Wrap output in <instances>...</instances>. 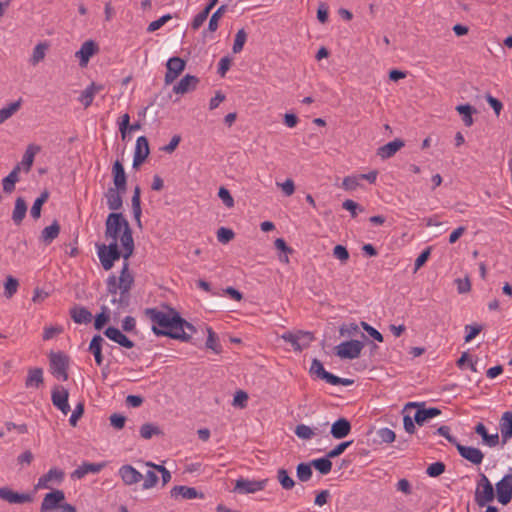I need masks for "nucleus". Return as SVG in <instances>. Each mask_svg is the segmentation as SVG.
<instances>
[{
	"mask_svg": "<svg viewBox=\"0 0 512 512\" xmlns=\"http://www.w3.org/2000/svg\"><path fill=\"white\" fill-rule=\"evenodd\" d=\"M140 196H141V189L139 186H136L134 188V191H133V195H132V199H131V204H132V210H133V216H134V219L136 220L137 222V225L139 227H141V213H142V209H141V199H140Z\"/></svg>",
	"mask_w": 512,
	"mask_h": 512,
	"instance_id": "nucleus-34",
	"label": "nucleus"
},
{
	"mask_svg": "<svg viewBox=\"0 0 512 512\" xmlns=\"http://www.w3.org/2000/svg\"><path fill=\"white\" fill-rule=\"evenodd\" d=\"M19 282L13 276H7L6 281L4 283V295L9 299L11 298L18 290Z\"/></svg>",
	"mask_w": 512,
	"mask_h": 512,
	"instance_id": "nucleus-46",
	"label": "nucleus"
},
{
	"mask_svg": "<svg viewBox=\"0 0 512 512\" xmlns=\"http://www.w3.org/2000/svg\"><path fill=\"white\" fill-rule=\"evenodd\" d=\"M104 335L110 340L116 342L122 347L131 349L134 347V342L123 334L118 328L110 326L104 330Z\"/></svg>",
	"mask_w": 512,
	"mask_h": 512,
	"instance_id": "nucleus-18",
	"label": "nucleus"
},
{
	"mask_svg": "<svg viewBox=\"0 0 512 512\" xmlns=\"http://www.w3.org/2000/svg\"><path fill=\"white\" fill-rule=\"evenodd\" d=\"M112 175H113V188H118L120 191L127 190V177L122 163L119 160H116L112 167Z\"/></svg>",
	"mask_w": 512,
	"mask_h": 512,
	"instance_id": "nucleus-21",
	"label": "nucleus"
},
{
	"mask_svg": "<svg viewBox=\"0 0 512 512\" xmlns=\"http://www.w3.org/2000/svg\"><path fill=\"white\" fill-rule=\"evenodd\" d=\"M140 436L143 439H150L154 435H161L162 431L160 428L152 423H145L140 427Z\"/></svg>",
	"mask_w": 512,
	"mask_h": 512,
	"instance_id": "nucleus-45",
	"label": "nucleus"
},
{
	"mask_svg": "<svg viewBox=\"0 0 512 512\" xmlns=\"http://www.w3.org/2000/svg\"><path fill=\"white\" fill-rule=\"evenodd\" d=\"M104 342V339L101 335H94L90 345H89V351L94 355L95 362L98 366H101L103 363V355H102V344Z\"/></svg>",
	"mask_w": 512,
	"mask_h": 512,
	"instance_id": "nucleus-32",
	"label": "nucleus"
},
{
	"mask_svg": "<svg viewBox=\"0 0 512 512\" xmlns=\"http://www.w3.org/2000/svg\"><path fill=\"white\" fill-rule=\"evenodd\" d=\"M324 381H326L327 383L331 384V385H343V386H350L354 383V381L352 379H348V378H340L330 372H328L326 375H325V378L323 379Z\"/></svg>",
	"mask_w": 512,
	"mask_h": 512,
	"instance_id": "nucleus-52",
	"label": "nucleus"
},
{
	"mask_svg": "<svg viewBox=\"0 0 512 512\" xmlns=\"http://www.w3.org/2000/svg\"><path fill=\"white\" fill-rule=\"evenodd\" d=\"M105 238L117 242L118 238L124 248L123 259L128 260L134 251L132 230L122 213L112 212L105 222Z\"/></svg>",
	"mask_w": 512,
	"mask_h": 512,
	"instance_id": "nucleus-1",
	"label": "nucleus"
},
{
	"mask_svg": "<svg viewBox=\"0 0 512 512\" xmlns=\"http://www.w3.org/2000/svg\"><path fill=\"white\" fill-rule=\"evenodd\" d=\"M119 476L121 477L124 484L128 486L137 484L143 479V475L129 464L120 467Z\"/></svg>",
	"mask_w": 512,
	"mask_h": 512,
	"instance_id": "nucleus-17",
	"label": "nucleus"
},
{
	"mask_svg": "<svg viewBox=\"0 0 512 512\" xmlns=\"http://www.w3.org/2000/svg\"><path fill=\"white\" fill-rule=\"evenodd\" d=\"M49 193L48 191H43L41 195L34 201L30 214L34 219H38L41 216V209L43 204L48 200Z\"/></svg>",
	"mask_w": 512,
	"mask_h": 512,
	"instance_id": "nucleus-42",
	"label": "nucleus"
},
{
	"mask_svg": "<svg viewBox=\"0 0 512 512\" xmlns=\"http://www.w3.org/2000/svg\"><path fill=\"white\" fill-rule=\"evenodd\" d=\"M333 256L345 263L349 259V252L345 246L336 245L333 249Z\"/></svg>",
	"mask_w": 512,
	"mask_h": 512,
	"instance_id": "nucleus-64",
	"label": "nucleus"
},
{
	"mask_svg": "<svg viewBox=\"0 0 512 512\" xmlns=\"http://www.w3.org/2000/svg\"><path fill=\"white\" fill-rule=\"evenodd\" d=\"M83 414H84V403L79 402L76 405L75 409L73 410V412L70 416V419H69L70 425L75 427L77 425L78 420L83 416Z\"/></svg>",
	"mask_w": 512,
	"mask_h": 512,
	"instance_id": "nucleus-58",
	"label": "nucleus"
},
{
	"mask_svg": "<svg viewBox=\"0 0 512 512\" xmlns=\"http://www.w3.org/2000/svg\"><path fill=\"white\" fill-rule=\"evenodd\" d=\"M60 233V225L54 221L50 226L45 227L41 232V240L45 244H50Z\"/></svg>",
	"mask_w": 512,
	"mask_h": 512,
	"instance_id": "nucleus-36",
	"label": "nucleus"
},
{
	"mask_svg": "<svg viewBox=\"0 0 512 512\" xmlns=\"http://www.w3.org/2000/svg\"><path fill=\"white\" fill-rule=\"evenodd\" d=\"M171 496L178 497L181 496L183 499H194V498H204V494L202 492H198L194 487L188 486H174L171 489Z\"/></svg>",
	"mask_w": 512,
	"mask_h": 512,
	"instance_id": "nucleus-29",
	"label": "nucleus"
},
{
	"mask_svg": "<svg viewBox=\"0 0 512 512\" xmlns=\"http://www.w3.org/2000/svg\"><path fill=\"white\" fill-rule=\"evenodd\" d=\"M152 331L157 336H167L182 342H188L196 332V328L180 316L177 324L172 329L159 330L158 327L152 325Z\"/></svg>",
	"mask_w": 512,
	"mask_h": 512,
	"instance_id": "nucleus-4",
	"label": "nucleus"
},
{
	"mask_svg": "<svg viewBox=\"0 0 512 512\" xmlns=\"http://www.w3.org/2000/svg\"><path fill=\"white\" fill-rule=\"evenodd\" d=\"M185 65V61L179 57L170 58L166 63L167 72L165 74V83L171 84L174 82L185 69Z\"/></svg>",
	"mask_w": 512,
	"mask_h": 512,
	"instance_id": "nucleus-13",
	"label": "nucleus"
},
{
	"mask_svg": "<svg viewBox=\"0 0 512 512\" xmlns=\"http://www.w3.org/2000/svg\"><path fill=\"white\" fill-rule=\"evenodd\" d=\"M50 368L54 376L62 378L64 381L68 379V365L69 358L62 352H51L50 353Z\"/></svg>",
	"mask_w": 512,
	"mask_h": 512,
	"instance_id": "nucleus-7",
	"label": "nucleus"
},
{
	"mask_svg": "<svg viewBox=\"0 0 512 512\" xmlns=\"http://www.w3.org/2000/svg\"><path fill=\"white\" fill-rule=\"evenodd\" d=\"M218 196L226 207L232 208L234 206V199L228 189L221 187L218 191Z\"/></svg>",
	"mask_w": 512,
	"mask_h": 512,
	"instance_id": "nucleus-60",
	"label": "nucleus"
},
{
	"mask_svg": "<svg viewBox=\"0 0 512 512\" xmlns=\"http://www.w3.org/2000/svg\"><path fill=\"white\" fill-rule=\"evenodd\" d=\"M363 349V343L358 340H349L340 343L335 347V353L342 359L358 358Z\"/></svg>",
	"mask_w": 512,
	"mask_h": 512,
	"instance_id": "nucleus-8",
	"label": "nucleus"
},
{
	"mask_svg": "<svg viewBox=\"0 0 512 512\" xmlns=\"http://www.w3.org/2000/svg\"><path fill=\"white\" fill-rule=\"evenodd\" d=\"M294 432L296 436L302 440H310L316 434L311 427L305 424H298Z\"/></svg>",
	"mask_w": 512,
	"mask_h": 512,
	"instance_id": "nucleus-48",
	"label": "nucleus"
},
{
	"mask_svg": "<svg viewBox=\"0 0 512 512\" xmlns=\"http://www.w3.org/2000/svg\"><path fill=\"white\" fill-rule=\"evenodd\" d=\"M475 433L481 436L483 444L488 447H496L500 442L498 432L489 434L485 425L481 422L475 426Z\"/></svg>",
	"mask_w": 512,
	"mask_h": 512,
	"instance_id": "nucleus-25",
	"label": "nucleus"
},
{
	"mask_svg": "<svg viewBox=\"0 0 512 512\" xmlns=\"http://www.w3.org/2000/svg\"><path fill=\"white\" fill-rule=\"evenodd\" d=\"M424 403L409 402L404 406L403 412H407L409 409L417 408L414 414V421L417 425L422 426L427 420L434 418L441 414V410L436 407L423 408Z\"/></svg>",
	"mask_w": 512,
	"mask_h": 512,
	"instance_id": "nucleus-6",
	"label": "nucleus"
},
{
	"mask_svg": "<svg viewBox=\"0 0 512 512\" xmlns=\"http://www.w3.org/2000/svg\"><path fill=\"white\" fill-rule=\"evenodd\" d=\"M40 150L41 147L39 145L29 144L25 150L21 163L18 164L20 165V170L23 168V170L28 173L31 170L36 154L39 153Z\"/></svg>",
	"mask_w": 512,
	"mask_h": 512,
	"instance_id": "nucleus-26",
	"label": "nucleus"
},
{
	"mask_svg": "<svg viewBox=\"0 0 512 512\" xmlns=\"http://www.w3.org/2000/svg\"><path fill=\"white\" fill-rule=\"evenodd\" d=\"M377 435L381 442L391 443L395 440L396 434L393 430L389 428H381L377 431Z\"/></svg>",
	"mask_w": 512,
	"mask_h": 512,
	"instance_id": "nucleus-56",
	"label": "nucleus"
},
{
	"mask_svg": "<svg viewBox=\"0 0 512 512\" xmlns=\"http://www.w3.org/2000/svg\"><path fill=\"white\" fill-rule=\"evenodd\" d=\"M27 212V205L22 197H18L15 201V207L12 213V220L16 225H20Z\"/></svg>",
	"mask_w": 512,
	"mask_h": 512,
	"instance_id": "nucleus-35",
	"label": "nucleus"
},
{
	"mask_svg": "<svg viewBox=\"0 0 512 512\" xmlns=\"http://www.w3.org/2000/svg\"><path fill=\"white\" fill-rule=\"evenodd\" d=\"M65 494L62 490H53L47 493L41 503L40 512H53L64 504Z\"/></svg>",
	"mask_w": 512,
	"mask_h": 512,
	"instance_id": "nucleus-10",
	"label": "nucleus"
},
{
	"mask_svg": "<svg viewBox=\"0 0 512 512\" xmlns=\"http://www.w3.org/2000/svg\"><path fill=\"white\" fill-rule=\"evenodd\" d=\"M144 482H143V489H150L154 487L158 482V476L154 471H147L146 475L143 476Z\"/></svg>",
	"mask_w": 512,
	"mask_h": 512,
	"instance_id": "nucleus-59",
	"label": "nucleus"
},
{
	"mask_svg": "<svg viewBox=\"0 0 512 512\" xmlns=\"http://www.w3.org/2000/svg\"><path fill=\"white\" fill-rule=\"evenodd\" d=\"M98 257L104 270L108 271L112 269V263L110 259L109 247L105 244L97 245Z\"/></svg>",
	"mask_w": 512,
	"mask_h": 512,
	"instance_id": "nucleus-39",
	"label": "nucleus"
},
{
	"mask_svg": "<svg viewBox=\"0 0 512 512\" xmlns=\"http://www.w3.org/2000/svg\"><path fill=\"white\" fill-rule=\"evenodd\" d=\"M312 465L311 463H300L296 467L297 478L302 482H307L312 477Z\"/></svg>",
	"mask_w": 512,
	"mask_h": 512,
	"instance_id": "nucleus-43",
	"label": "nucleus"
},
{
	"mask_svg": "<svg viewBox=\"0 0 512 512\" xmlns=\"http://www.w3.org/2000/svg\"><path fill=\"white\" fill-rule=\"evenodd\" d=\"M110 314L109 309L106 306L101 307V312L96 315L95 321H94V327L97 330H101L104 325L109 321Z\"/></svg>",
	"mask_w": 512,
	"mask_h": 512,
	"instance_id": "nucleus-49",
	"label": "nucleus"
},
{
	"mask_svg": "<svg viewBox=\"0 0 512 512\" xmlns=\"http://www.w3.org/2000/svg\"><path fill=\"white\" fill-rule=\"evenodd\" d=\"M445 469V464L441 461H437L428 466L426 473L430 477H438L445 472Z\"/></svg>",
	"mask_w": 512,
	"mask_h": 512,
	"instance_id": "nucleus-54",
	"label": "nucleus"
},
{
	"mask_svg": "<svg viewBox=\"0 0 512 512\" xmlns=\"http://www.w3.org/2000/svg\"><path fill=\"white\" fill-rule=\"evenodd\" d=\"M0 498L13 504H23L32 501L30 494L14 492L8 487H0Z\"/></svg>",
	"mask_w": 512,
	"mask_h": 512,
	"instance_id": "nucleus-16",
	"label": "nucleus"
},
{
	"mask_svg": "<svg viewBox=\"0 0 512 512\" xmlns=\"http://www.w3.org/2000/svg\"><path fill=\"white\" fill-rule=\"evenodd\" d=\"M227 10L226 5H221L211 16L208 24V31L215 32L218 29V21Z\"/></svg>",
	"mask_w": 512,
	"mask_h": 512,
	"instance_id": "nucleus-47",
	"label": "nucleus"
},
{
	"mask_svg": "<svg viewBox=\"0 0 512 512\" xmlns=\"http://www.w3.org/2000/svg\"><path fill=\"white\" fill-rule=\"evenodd\" d=\"M198 82L197 77L186 75L173 87V92L176 94L188 93L196 88Z\"/></svg>",
	"mask_w": 512,
	"mask_h": 512,
	"instance_id": "nucleus-27",
	"label": "nucleus"
},
{
	"mask_svg": "<svg viewBox=\"0 0 512 512\" xmlns=\"http://www.w3.org/2000/svg\"><path fill=\"white\" fill-rule=\"evenodd\" d=\"M161 307L162 309L158 307L147 308L144 314L159 330L172 329L181 315L176 309L166 304H162Z\"/></svg>",
	"mask_w": 512,
	"mask_h": 512,
	"instance_id": "nucleus-3",
	"label": "nucleus"
},
{
	"mask_svg": "<svg viewBox=\"0 0 512 512\" xmlns=\"http://www.w3.org/2000/svg\"><path fill=\"white\" fill-rule=\"evenodd\" d=\"M105 465V463L84 462L82 465L78 466V468L73 471L71 477L76 479H82L89 473H99L105 467Z\"/></svg>",
	"mask_w": 512,
	"mask_h": 512,
	"instance_id": "nucleus-24",
	"label": "nucleus"
},
{
	"mask_svg": "<svg viewBox=\"0 0 512 512\" xmlns=\"http://www.w3.org/2000/svg\"><path fill=\"white\" fill-rule=\"evenodd\" d=\"M172 18V16L170 14H166V15H163L162 17H160L159 19L155 20V21H152L148 27H147V31L148 32H154L158 29H160L167 21H169L170 19Z\"/></svg>",
	"mask_w": 512,
	"mask_h": 512,
	"instance_id": "nucleus-63",
	"label": "nucleus"
},
{
	"mask_svg": "<svg viewBox=\"0 0 512 512\" xmlns=\"http://www.w3.org/2000/svg\"><path fill=\"white\" fill-rule=\"evenodd\" d=\"M277 480L285 490H290L295 486V481L289 476L288 471L284 468L277 471Z\"/></svg>",
	"mask_w": 512,
	"mask_h": 512,
	"instance_id": "nucleus-44",
	"label": "nucleus"
},
{
	"mask_svg": "<svg viewBox=\"0 0 512 512\" xmlns=\"http://www.w3.org/2000/svg\"><path fill=\"white\" fill-rule=\"evenodd\" d=\"M218 241L221 243H227L234 238V232L231 229L221 227L217 231Z\"/></svg>",
	"mask_w": 512,
	"mask_h": 512,
	"instance_id": "nucleus-62",
	"label": "nucleus"
},
{
	"mask_svg": "<svg viewBox=\"0 0 512 512\" xmlns=\"http://www.w3.org/2000/svg\"><path fill=\"white\" fill-rule=\"evenodd\" d=\"M405 143L401 139H395L377 149V155L382 159L392 157L397 151L404 147Z\"/></svg>",
	"mask_w": 512,
	"mask_h": 512,
	"instance_id": "nucleus-28",
	"label": "nucleus"
},
{
	"mask_svg": "<svg viewBox=\"0 0 512 512\" xmlns=\"http://www.w3.org/2000/svg\"><path fill=\"white\" fill-rule=\"evenodd\" d=\"M328 371L325 370L322 362L318 359H313L310 367V374L323 380Z\"/></svg>",
	"mask_w": 512,
	"mask_h": 512,
	"instance_id": "nucleus-50",
	"label": "nucleus"
},
{
	"mask_svg": "<svg viewBox=\"0 0 512 512\" xmlns=\"http://www.w3.org/2000/svg\"><path fill=\"white\" fill-rule=\"evenodd\" d=\"M22 99L10 103L8 106L0 109V124L12 117L21 107Z\"/></svg>",
	"mask_w": 512,
	"mask_h": 512,
	"instance_id": "nucleus-38",
	"label": "nucleus"
},
{
	"mask_svg": "<svg viewBox=\"0 0 512 512\" xmlns=\"http://www.w3.org/2000/svg\"><path fill=\"white\" fill-rule=\"evenodd\" d=\"M70 316L77 324H88L93 317L87 308L77 305L70 309Z\"/></svg>",
	"mask_w": 512,
	"mask_h": 512,
	"instance_id": "nucleus-30",
	"label": "nucleus"
},
{
	"mask_svg": "<svg viewBox=\"0 0 512 512\" xmlns=\"http://www.w3.org/2000/svg\"><path fill=\"white\" fill-rule=\"evenodd\" d=\"M497 500L502 505H507L512 499V473L506 474L495 484Z\"/></svg>",
	"mask_w": 512,
	"mask_h": 512,
	"instance_id": "nucleus-9",
	"label": "nucleus"
},
{
	"mask_svg": "<svg viewBox=\"0 0 512 512\" xmlns=\"http://www.w3.org/2000/svg\"><path fill=\"white\" fill-rule=\"evenodd\" d=\"M281 337L283 340L290 343L293 346L294 350H296V351L303 350V346L300 342V336H298V333L294 334L292 332H286Z\"/></svg>",
	"mask_w": 512,
	"mask_h": 512,
	"instance_id": "nucleus-53",
	"label": "nucleus"
},
{
	"mask_svg": "<svg viewBox=\"0 0 512 512\" xmlns=\"http://www.w3.org/2000/svg\"><path fill=\"white\" fill-rule=\"evenodd\" d=\"M456 111L462 115V120L465 126L470 127L473 124L472 114L476 110L469 104L458 105Z\"/></svg>",
	"mask_w": 512,
	"mask_h": 512,
	"instance_id": "nucleus-40",
	"label": "nucleus"
},
{
	"mask_svg": "<svg viewBox=\"0 0 512 512\" xmlns=\"http://www.w3.org/2000/svg\"><path fill=\"white\" fill-rule=\"evenodd\" d=\"M352 443V440L339 443L327 453L328 458L332 459L340 456Z\"/></svg>",
	"mask_w": 512,
	"mask_h": 512,
	"instance_id": "nucleus-57",
	"label": "nucleus"
},
{
	"mask_svg": "<svg viewBox=\"0 0 512 512\" xmlns=\"http://www.w3.org/2000/svg\"><path fill=\"white\" fill-rule=\"evenodd\" d=\"M44 382L41 368H30L25 381L26 388H39Z\"/></svg>",
	"mask_w": 512,
	"mask_h": 512,
	"instance_id": "nucleus-31",
	"label": "nucleus"
},
{
	"mask_svg": "<svg viewBox=\"0 0 512 512\" xmlns=\"http://www.w3.org/2000/svg\"><path fill=\"white\" fill-rule=\"evenodd\" d=\"M208 337L206 340V347L213 350L215 353L220 352V345L218 344L217 336L211 328L207 329Z\"/></svg>",
	"mask_w": 512,
	"mask_h": 512,
	"instance_id": "nucleus-55",
	"label": "nucleus"
},
{
	"mask_svg": "<svg viewBox=\"0 0 512 512\" xmlns=\"http://www.w3.org/2000/svg\"><path fill=\"white\" fill-rule=\"evenodd\" d=\"M20 165H16L12 171L3 179V191L10 194L15 189V184L19 181Z\"/></svg>",
	"mask_w": 512,
	"mask_h": 512,
	"instance_id": "nucleus-33",
	"label": "nucleus"
},
{
	"mask_svg": "<svg viewBox=\"0 0 512 512\" xmlns=\"http://www.w3.org/2000/svg\"><path fill=\"white\" fill-rule=\"evenodd\" d=\"M150 153L149 142L145 136H140L136 140V146L133 158V167H139Z\"/></svg>",
	"mask_w": 512,
	"mask_h": 512,
	"instance_id": "nucleus-15",
	"label": "nucleus"
},
{
	"mask_svg": "<svg viewBox=\"0 0 512 512\" xmlns=\"http://www.w3.org/2000/svg\"><path fill=\"white\" fill-rule=\"evenodd\" d=\"M110 424L117 430H121L124 428L126 423V417L119 414V413H113L110 417Z\"/></svg>",
	"mask_w": 512,
	"mask_h": 512,
	"instance_id": "nucleus-61",
	"label": "nucleus"
},
{
	"mask_svg": "<svg viewBox=\"0 0 512 512\" xmlns=\"http://www.w3.org/2000/svg\"><path fill=\"white\" fill-rule=\"evenodd\" d=\"M351 423L346 418H339L332 426L330 433L335 439H343L351 432Z\"/></svg>",
	"mask_w": 512,
	"mask_h": 512,
	"instance_id": "nucleus-23",
	"label": "nucleus"
},
{
	"mask_svg": "<svg viewBox=\"0 0 512 512\" xmlns=\"http://www.w3.org/2000/svg\"><path fill=\"white\" fill-rule=\"evenodd\" d=\"M247 40V34L244 29L238 30L235 35L234 44L232 50L234 53H240L244 47V44Z\"/></svg>",
	"mask_w": 512,
	"mask_h": 512,
	"instance_id": "nucleus-51",
	"label": "nucleus"
},
{
	"mask_svg": "<svg viewBox=\"0 0 512 512\" xmlns=\"http://www.w3.org/2000/svg\"><path fill=\"white\" fill-rule=\"evenodd\" d=\"M69 392L63 386L57 385L53 388L51 394V400L55 407H57L64 415H67L70 411V405L68 403Z\"/></svg>",
	"mask_w": 512,
	"mask_h": 512,
	"instance_id": "nucleus-11",
	"label": "nucleus"
},
{
	"mask_svg": "<svg viewBox=\"0 0 512 512\" xmlns=\"http://www.w3.org/2000/svg\"><path fill=\"white\" fill-rule=\"evenodd\" d=\"M456 449L461 457L474 465H480L484 459V454L479 448L465 446L459 443L457 444Z\"/></svg>",
	"mask_w": 512,
	"mask_h": 512,
	"instance_id": "nucleus-14",
	"label": "nucleus"
},
{
	"mask_svg": "<svg viewBox=\"0 0 512 512\" xmlns=\"http://www.w3.org/2000/svg\"><path fill=\"white\" fill-rule=\"evenodd\" d=\"M501 432V443L505 445L512 438V411H506L502 414L499 421Z\"/></svg>",
	"mask_w": 512,
	"mask_h": 512,
	"instance_id": "nucleus-20",
	"label": "nucleus"
},
{
	"mask_svg": "<svg viewBox=\"0 0 512 512\" xmlns=\"http://www.w3.org/2000/svg\"><path fill=\"white\" fill-rule=\"evenodd\" d=\"M495 498V490L484 473L479 474V480L476 484L474 500L479 507H485Z\"/></svg>",
	"mask_w": 512,
	"mask_h": 512,
	"instance_id": "nucleus-5",
	"label": "nucleus"
},
{
	"mask_svg": "<svg viewBox=\"0 0 512 512\" xmlns=\"http://www.w3.org/2000/svg\"><path fill=\"white\" fill-rule=\"evenodd\" d=\"M126 191H120L118 188L109 187L105 193L108 208L112 211H118L123 206L122 194Z\"/></svg>",
	"mask_w": 512,
	"mask_h": 512,
	"instance_id": "nucleus-22",
	"label": "nucleus"
},
{
	"mask_svg": "<svg viewBox=\"0 0 512 512\" xmlns=\"http://www.w3.org/2000/svg\"><path fill=\"white\" fill-rule=\"evenodd\" d=\"M106 284L108 294L113 296L111 303L119 307H127L130 303V290L134 284V275L129 270L128 260H124L119 277L117 278L114 274L109 275Z\"/></svg>",
	"mask_w": 512,
	"mask_h": 512,
	"instance_id": "nucleus-2",
	"label": "nucleus"
},
{
	"mask_svg": "<svg viewBox=\"0 0 512 512\" xmlns=\"http://www.w3.org/2000/svg\"><path fill=\"white\" fill-rule=\"evenodd\" d=\"M48 48H49V44L47 42L38 43L33 49L32 56L30 58V63L33 66H35L38 63H40L41 61H43L46 56V52H47Z\"/></svg>",
	"mask_w": 512,
	"mask_h": 512,
	"instance_id": "nucleus-37",
	"label": "nucleus"
},
{
	"mask_svg": "<svg viewBox=\"0 0 512 512\" xmlns=\"http://www.w3.org/2000/svg\"><path fill=\"white\" fill-rule=\"evenodd\" d=\"M330 459L331 458H328V456L326 455V457L314 459L310 463L312 467H314L317 471H319L323 475H326L330 473L332 469V462Z\"/></svg>",
	"mask_w": 512,
	"mask_h": 512,
	"instance_id": "nucleus-41",
	"label": "nucleus"
},
{
	"mask_svg": "<svg viewBox=\"0 0 512 512\" xmlns=\"http://www.w3.org/2000/svg\"><path fill=\"white\" fill-rule=\"evenodd\" d=\"M268 480H248L240 478L236 480L235 491L240 494H250L264 490Z\"/></svg>",
	"mask_w": 512,
	"mask_h": 512,
	"instance_id": "nucleus-12",
	"label": "nucleus"
},
{
	"mask_svg": "<svg viewBox=\"0 0 512 512\" xmlns=\"http://www.w3.org/2000/svg\"><path fill=\"white\" fill-rule=\"evenodd\" d=\"M98 51V46L93 40L85 41L75 56L80 59V66L86 67L89 59Z\"/></svg>",
	"mask_w": 512,
	"mask_h": 512,
	"instance_id": "nucleus-19",
	"label": "nucleus"
}]
</instances>
